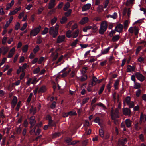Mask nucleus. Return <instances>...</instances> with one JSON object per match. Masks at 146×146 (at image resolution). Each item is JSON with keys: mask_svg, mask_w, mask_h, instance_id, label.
<instances>
[{"mask_svg": "<svg viewBox=\"0 0 146 146\" xmlns=\"http://www.w3.org/2000/svg\"><path fill=\"white\" fill-rule=\"evenodd\" d=\"M41 29V26L39 25L38 26L34 28L30 32V35L31 36H35L37 35L40 32Z\"/></svg>", "mask_w": 146, "mask_h": 146, "instance_id": "obj_1", "label": "nucleus"}, {"mask_svg": "<svg viewBox=\"0 0 146 146\" xmlns=\"http://www.w3.org/2000/svg\"><path fill=\"white\" fill-rule=\"evenodd\" d=\"M107 26V24L106 21L102 22L100 25V28L99 29V34L101 35L103 34L106 31Z\"/></svg>", "mask_w": 146, "mask_h": 146, "instance_id": "obj_2", "label": "nucleus"}, {"mask_svg": "<svg viewBox=\"0 0 146 146\" xmlns=\"http://www.w3.org/2000/svg\"><path fill=\"white\" fill-rule=\"evenodd\" d=\"M128 32L131 34H133L134 33L135 36L137 35L139 33L138 27L136 26L130 27L128 29Z\"/></svg>", "mask_w": 146, "mask_h": 146, "instance_id": "obj_3", "label": "nucleus"}, {"mask_svg": "<svg viewBox=\"0 0 146 146\" xmlns=\"http://www.w3.org/2000/svg\"><path fill=\"white\" fill-rule=\"evenodd\" d=\"M27 66V64L26 63H25L22 66H20L18 69L17 70L16 73H20L21 72H22V73H25L24 72V70L26 68Z\"/></svg>", "mask_w": 146, "mask_h": 146, "instance_id": "obj_4", "label": "nucleus"}, {"mask_svg": "<svg viewBox=\"0 0 146 146\" xmlns=\"http://www.w3.org/2000/svg\"><path fill=\"white\" fill-rule=\"evenodd\" d=\"M59 28V25L56 24L55 25V27L54 28V31L53 35V37L55 38L58 34V30Z\"/></svg>", "mask_w": 146, "mask_h": 146, "instance_id": "obj_5", "label": "nucleus"}, {"mask_svg": "<svg viewBox=\"0 0 146 146\" xmlns=\"http://www.w3.org/2000/svg\"><path fill=\"white\" fill-rule=\"evenodd\" d=\"M65 38V36L64 35H62L61 36H59L57 40V43H60L64 42Z\"/></svg>", "mask_w": 146, "mask_h": 146, "instance_id": "obj_6", "label": "nucleus"}, {"mask_svg": "<svg viewBox=\"0 0 146 146\" xmlns=\"http://www.w3.org/2000/svg\"><path fill=\"white\" fill-rule=\"evenodd\" d=\"M56 4V0H50L48 4V9H52L54 8Z\"/></svg>", "mask_w": 146, "mask_h": 146, "instance_id": "obj_7", "label": "nucleus"}, {"mask_svg": "<svg viewBox=\"0 0 146 146\" xmlns=\"http://www.w3.org/2000/svg\"><path fill=\"white\" fill-rule=\"evenodd\" d=\"M123 29V25L121 24H119L115 27V30L117 32H120L122 31Z\"/></svg>", "mask_w": 146, "mask_h": 146, "instance_id": "obj_8", "label": "nucleus"}, {"mask_svg": "<svg viewBox=\"0 0 146 146\" xmlns=\"http://www.w3.org/2000/svg\"><path fill=\"white\" fill-rule=\"evenodd\" d=\"M123 113L125 115H130L131 113V111L129 108H125L123 109Z\"/></svg>", "mask_w": 146, "mask_h": 146, "instance_id": "obj_9", "label": "nucleus"}, {"mask_svg": "<svg viewBox=\"0 0 146 146\" xmlns=\"http://www.w3.org/2000/svg\"><path fill=\"white\" fill-rule=\"evenodd\" d=\"M136 77L141 81H143L145 79V77L141 74H135Z\"/></svg>", "mask_w": 146, "mask_h": 146, "instance_id": "obj_10", "label": "nucleus"}, {"mask_svg": "<svg viewBox=\"0 0 146 146\" xmlns=\"http://www.w3.org/2000/svg\"><path fill=\"white\" fill-rule=\"evenodd\" d=\"M91 6L90 4L88 3L84 5L82 7V11H85L89 10Z\"/></svg>", "mask_w": 146, "mask_h": 146, "instance_id": "obj_11", "label": "nucleus"}, {"mask_svg": "<svg viewBox=\"0 0 146 146\" xmlns=\"http://www.w3.org/2000/svg\"><path fill=\"white\" fill-rule=\"evenodd\" d=\"M135 68V66L133 65L131 66L129 65L127 66V72H130L132 71H134Z\"/></svg>", "mask_w": 146, "mask_h": 146, "instance_id": "obj_12", "label": "nucleus"}, {"mask_svg": "<svg viewBox=\"0 0 146 146\" xmlns=\"http://www.w3.org/2000/svg\"><path fill=\"white\" fill-rule=\"evenodd\" d=\"M29 120L30 124H36V121L35 119V117L33 115L30 117Z\"/></svg>", "mask_w": 146, "mask_h": 146, "instance_id": "obj_13", "label": "nucleus"}, {"mask_svg": "<svg viewBox=\"0 0 146 146\" xmlns=\"http://www.w3.org/2000/svg\"><path fill=\"white\" fill-rule=\"evenodd\" d=\"M127 140L126 138H125L123 139H121L119 141V144L122 146H126L125 144L127 142Z\"/></svg>", "mask_w": 146, "mask_h": 146, "instance_id": "obj_14", "label": "nucleus"}, {"mask_svg": "<svg viewBox=\"0 0 146 146\" xmlns=\"http://www.w3.org/2000/svg\"><path fill=\"white\" fill-rule=\"evenodd\" d=\"M131 121L129 119H127L125 121L126 125L128 128H130L131 126Z\"/></svg>", "mask_w": 146, "mask_h": 146, "instance_id": "obj_15", "label": "nucleus"}, {"mask_svg": "<svg viewBox=\"0 0 146 146\" xmlns=\"http://www.w3.org/2000/svg\"><path fill=\"white\" fill-rule=\"evenodd\" d=\"M82 75L81 77L78 78V79L82 82L85 81L87 78L88 76L85 74H82Z\"/></svg>", "mask_w": 146, "mask_h": 146, "instance_id": "obj_16", "label": "nucleus"}, {"mask_svg": "<svg viewBox=\"0 0 146 146\" xmlns=\"http://www.w3.org/2000/svg\"><path fill=\"white\" fill-rule=\"evenodd\" d=\"M68 21V18L66 16H63L61 19L60 22L62 24L66 23Z\"/></svg>", "mask_w": 146, "mask_h": 146, "instance_id": "obj_17", "label": "nucleus"}, {"mask_svg": "<svg viewBox=\"0 0 146 146\" xmlns=\"http://www.w3.org/2000/svg\"><path fill=\"white\" fill-rule=\"evenodd\" d=\"M20 7H19L16 8L13 11H11L9 14V15H11L15 14L16 13H17V12L20 10Z\"/></svg>", "mask_w": 146, "mask_h": 146, "instance_id": "obj_18", "label": "nucleus"}, {"mask_svg": "<svg viewBox=\"0 0 146 146\" xmlns=\"http://www.w3.org/2000/svg\"><path fill=\"white\" fill-rule=\"evenodd\" d=\"M79 29L76 30L72 33V37L73 38H75L78 36L79 35Z\"/></svg>", "mask_w": 146, "mask_h": 146, "instance_id": "obj_19", "label": "nucleus"}, {"mask_svg": "<svg viewBox=\"0 0 146 146\" xmlns=\"http://www.w3.org/2000/svg\"><path fill=\"white\" fill-rule=\"evenodd\" d=\"M88 18L87 17L83 18L80 21V22L82 24H84L88 21Z\"/></svg>", "mask_w": 146, "mask_h": 146, "instance_id": "obj_20", "label": "nucleus"}, {"mask_svg": "<svg viewBox=\"0 0 146 146\" xmlns=\"http://www.w3.org/2000/svg\"><path fill=\"white\" fill-rule=\"evenodd\" d=\"M131 98L129 96H127L125 99L123 100V104H125V103H126L127 104H129L131 102Z\"/></svg>", "mask_w": 146, "mask_h": 146, "instance_id": "obj_21", "label": "nucleus"}, {"mask_svg": "<svg viewBox=\"0 0 146 146\" xmlns=\"http://www.w3.org/2000/svg\"><path fill=\"white\" fill-rule=\"evenodd\" d=\"M46 90V87L45 86H43L39 89L38 91V93H44Z\"/></svg>", "mask_w": 146, "mask_h": 146, "instance_id": "obj_22", "label": "nucleus"}, {"mask_svg": "<svg viewBox=\"0 0 146 146\" xmlns=\"http://www.w3.org/2000/svg\"><path fill=\"white\" fill-rule=\"evenodd\" d=\"M111 48L110 47H108L107 48L101 50V54H107Z\"/></svg>", "mask_w": 146, "mask_h": 146, "instance_id": "obj_23", "label": "nucleus"}, {"mask_svg": "<svg viewBox=\"0 0 146 146\" xmlns=\"http://www.w3.org/2000/svg\"><path fill=\"white\" fill-rule=\"evenodd\" d=\"M15 51V48H13L10 51V52L9 53L8 56V58H11L14 54V52Z\"/></svg>", "mask_w": 146, "mask_h": 146, "instance_id": "obj_24", "label": "nucleus"}, {"mask_svg": "<svg viewBox=\"0 0 146 146\" xmlns=\"http://www.w3.org/2000/svg\"><path fill=\"white\" fill-rule=\"evenodd\" d=\"M117 17V14L116 12H114L113 15L109 14L107 16V17L108 18L110 17L113 18V19H116Z\"/></svg>", "mask_w": 146, "mask_h": 146, "instance_id": "obj_25", "label": "nucleus"}, {"mask_svg": "<svg viewBox=\"0 0 146 146\" xmlns=\"http://www.w3.org/2000/svg\"><path fill=\"white\" fill-rule=\"evenodd\" d=\"M72 140V139L71 138L67 137L65 140V142L67 143L68 145H70V143Z\"/></svg>", "mask_w": 146, "mask_h": 146, "instance_id": "obj_26", "label": "nucleus"}, {"mask_svg": "<svg viewBox=\"0 0 146 146\" xmlns=\"http://www.w3.org/2000/svg\"><path fill=\"white\" fill-rule=\"evenodd\" d=\"M28 45L27 44L25 45L23 47L22 51L24 53H26L28 50Z\"/></svg>", "mask_w": 146, "mask_h": 146, "instance_id": "obj_27", "label": "nucleus"}, {"mask_svg": "<svg viewBox=\"0 0 146 146\" xmlns=\"http://www.w3.org/2000/svg\"><path fill=\"white\" fill-rule=\"evenodd\" d=\"M100 119L99 117H97L95 119L94 122L95 123H98L100 127H102L101 123L100 122Z\"/></svg>", "mask_w": 146, "mask_h": 146, "instance_id": "obj_28", "label": "nucleus"}, {"mask_svg": "<svg viewBox=\"0 0 146 146\" xmlns=\"http://www.w3.org/2000/svg\"><path fill=\"white\" fill-rule=\"evenodd\" d=\"M40 48L39 46L37 45L35 48L33 49V52L34 54H36L40 50Z\"/></svg>", "mask_w": 146, "mask_h": 146, "instance_id": "obj_29", "label": "nucleus"}, {"mask_svg": "<svg viewBox=\"0 0 146 146\" xmlns=\"http://www.w3.org/2000/svg\"><path fill=\"white\" fill-rule=\"evenodd\" d=\"M120 37L119 35H116L112 38V40L113 42H116L119 39Z\"/></svg>", "mask_w": 146, "mask_h": 146, "instance_id": "obj_30", "label": "nucleus"}, {"mask_svg": "<svg viewBox=\"0 0 146 146\" xmlns=\"http://www.w3.org/2000/svg\"><path fill=\"white\" fill-rule=\"evenodd\" d=\"M97 105H98V106H99L100 107H102L103 108V109L104 110H106L107 109V108L106 106L103 104L101 102H99L97 104H96Z\"/></svg>", "mask_w": 146, "mask_h": 146, "instance_id": "obj_31", "label": "nucleus"}, {"mask_svg": "<svg viewBox=\"0 0 146 146\" xmlns=\"http://www.w3.org/2000/svg\"><path fill=\"white\" fill-rule=\"evenodd\" d=\"M66 36L68 38H70L72 37L71 31L70 30H69L66 31Z\"/></svg>", "mask_w": 146, "mask_h": 146, "instance_id": "obj_32", "label": "nucleus"}, {"mask_svg": "<svg viewBox=\"0 0 146 146\" xmlns=\"http://www.w3.org/2000/svg\"><path fill=\"white\" fill-rule=\"evenodd\" d=\"M30 113H31L33 112V115H34L35 114L36 112V109H34V108L33 107V106H32L30 109Z\"/></svg>", "mask_w": 146, "mask_h": 146, "instance_id": "obj_33", "label": "nucleus"}, {"mask_svg": "<svg viewBox=\"0 0 146 146\" xmlns=\"http://www.w3.org/2000/svg\"><path fill=\"white\" fill-rule=\"evenodd\" d=\"M56 106V102L55 101L52 102V104L50 106V107L51 109H54L55 108Z\"/></svg>", "mask_w": 146, "mask_h": 146, "instance_id": "obj_34", "label": "nucleus"}, {"mask_svg": "<svg viewBox=\"0 0 146 146\" xmlns=\"http://www.w3.org/2000/svg\"><path fill=\"white\" fill-rule=\"evenodd\" d=\"M49 29L47 27H45L44 30L42 31L41 34L42 35H45L48 32Z\"/></svg>", "mask_w": 146, "mask_h": 146, "instance_id": "obj_35", "label": "nucleus"}, {"mask_svg": "<svg viewBox=\"0 0 146 146\" xmlns=\"http://www.w3.org/2000/svg\"><path fill=\"white\" fill-rule=\"evenodd\" d=\"M105 86V85L104 84L102 85V86L101 87L98 92V94L99 95H100L102 93L104 90Z\"/></svg>", "mask_w": 146, "mask_h": 146, "instance_id": "obj_36", "label": "nucleus"}, {"mask_svg": "<svg viewBox=\"0 0 146 146\" xmlns=\"http://www.w3.org/2000/svg\"><path fill=\"white\" fill-rule=\"evenodd\" d=\"M70 4L68 2L66 3L64 6V10L65 11H67L68 10V9L70 7Z\"/></svg>", "mask_w": 146, "mask_h": 146, "instance_id": "obj_37", "label": "nucleus"}, {"mask_svg": "<svg viewBox=\"0 0 146 146\" xmlns=\"http://www.w3.org/2000/svg\"><path fill=\"white\" fill-rule=\"evenodd\" d=\"M72 10L71 9H69L68 11L65 13L64 15L68 17L70 16Z\"/></svg>", "mask_w": 146, "mask_h": 146, "instance_id": "obj_38", "label": "nucleus"}, {"mask_svg": "<svg viewBox=\"0 0 146 146\" xmlns=\"http://www.w3.org/2000/svg\"><path fill=\"white\" fill-rule=\"evenodd\" d=\"M57 18L56 17H54L52 19L51 21V23L52 25L54 24L57 21Z\"/></svg>", "mask_w": 146, "mask_h": 146, "instance_id": "obj_39", "label": "nucleus"}, {"mask_svg": "<svg viewBox=\"0 0 146 146\" xmlns=\"http://www.w3.org/2000/svg\"><path fill=\"white\" fill-rule=\"evenodd\" d=\"M55 124L54 123L52 120L48 121V125L51 127H53L55 125Z\"/></svg>", "mask_w": 146, "mask_h": 146, "instance_id": "obj_40", "label": "nucleus"}, {"mask_svg": "<svg viewBox=\"0 0 146 146\" xmlns=\"http://www.w3.org/2000/svg\"><path fill=\"white\" fill-rule=\"evenodd\" d=\"M98 81L97 78L95 76H94L93 77L92 82V85H94Z\"/></svg>", "mask_w": 146, "mask_h": 146, "instance_id": "obj_41", "label": "nucleus"}, {"mask_svg": "<svg viewBox=\"0 0 146 146\" xmlns=\"http://www.w3.org/2000/svg\"><path fill=\"white\" fill-rule=\"evenodd\" d=\"M89 97H87L86 98H84L83 100V101L81 103V105H83L86 103L88 102V101L89 100Z\"/></svg>", "mask_w": 146, "mask_h": 146, "instance_id": "obj_42", "label": "nucleus"}, {"mask_svg": "<svg viewBox=\"0 0 146 146\" xmlns=\"http://www.w3.org/2000/svg\"><path fill=\"white\" fill-rule=\"evenodd\" d=\"M17 97L16 96H14L13 99L11 103L17 104Z\"/></svg>", "mask_w": 146, "mask_h": 146, "instance_id": "obj_43", "label": "nucleus"}, {"mask_svg": "<svg viewBox=\"0 0 146 146\" xmlns=\"http://www.w3.org/2000/svg\"><path fill=\"white\" fill-rule=\"evenodd\" d=\"M69 115H77V113L74 111H72L68 112Z\"/></svg>", "mask_w": 146, "mask_h": 146, "instance_id": "obj_44", "label": "nucleus"}, {"mask_svg": "<svg viewBox=\"0 0 146 146\" xmlns=\"http://www.w3.org/2000/svg\"><path fill=\"white\" fill-rule=\"evenodd\" d=\"M36 126H35L32 129H31V130L30 131V133L31 135L34 134L35 133V129L36 128Z\"/></svg>", "mask_w": 146, "mask_h": 146, "instance_id": "obj_45", "label": "nucleus"}, {"mask_svg": "<svg viewBox=\"0 0 146 146\" xmlns=\"http://www.w3.org/2000/svg\"><path fill=\"white\" fill-rule=\"evenodd\" d=\"M99 135L102 138L104 137V132L102 129H100L99 130Z\"/></svg>", "mask_w": 146, "mask_h": 146, "instance_id": "obj_46", "label": "nucleus"}, {"mask_svg": "<svg viewBox=\"0 0 146 146\" xmlns=\"http://www.w3.org/2000/svg\"><path fill=\"white\" fill-rule=\"evenodd\" d=\"M44 59V58L43 56L41 57L38 60V63L39 64H40L42 63Z\"/></svg>", "mask_w": 146, "mask_h": 146, "instance_id": "obj_47", "label": "nucleus"}, {"mask_svg": "<svg viewBox=\"0 0 146 146\" xmlns=\"http://www.w3.org/2000/svg\"><path fill=\"white\" fill-rule=\"evenodd\" d=\"M129 23L127 20H126L124 22V28L125 29H127V27L128 26Z\"/></svg>", "mask_w": 146, "mask_h": 146, "instance_id": "obj_48", "label": "nucleus"}, {"mask_svg": "<svg viewBox=\"0 0 146 146\" xmlns=\"http://www.w3.org/2000/svg\"><path fill=\"white\" fill-rule=\"evenodd\" d=\"M54 31V28L53 27H50L49 30V33L50 35H53Z\"/></svg>", "mask_w": 146, "mask_h": 146, "instance_id": "obj_49", "label": "nucleus"}, {"mask_svg": "<svg viewBox=\"0 0 146 146\" xmlns=\"http://www.w3.org/2000/svg\"><path fill=\"white\" fill-rule=\"evenodd\" d=\"M141 49V47L140 46H138L136 50V54H137L140 51Z\"/></svg>", "mask_w": 146, "mask_h": 146, "instance_id": "obj_50", "label": "nucleus"}, {"mask_svg": "<svg viewBox=\"0 0 146 146\" xmlns=\"http://www.w3.org/2000/svg\"><path fill=\"white\" fill-rule=\"evenodd\" d=\"M119 84V82L118 80H116L114 84V87L115 89H118V85Z\"/></svg>", "mask_w": 146, "mask_h": 146, "instance_id": "obj_51", "label": "nucleus"}, {"mask_svg": "<svg viewBox=\"0 0 146 146\" xmlns=\"http://www.w3.org/2000/svg\"><path fill=\"white\" fill-rule=\"evenodd\" d=\"M32 80V79L31 78H30L26 82V84L27 86H29L30 85L31 83Z\"/></svg>", "mask_w": 146, "mask_h": 146, "instance_id": "obj_52", "label": "nucleus"}, {"mask_svg": "<svg viewBox=\"0 0 146 146\" xmlns=\"http://www.w3.org/2000/svg\"><path fill=\"white\" fill-rule=\"evenodd\" d=\"M139 138L143 142L144 141V136L143 134H140L139 136Z\"/></svg>", "mask_w": 146, "mask_h": 146, "instance_id": "obj_53", "label": "nucleus"}, {"mask_svg": "<svg viewBox=\"0 0 146 146\" xmlns=\"http://www.w3.org/2000/svg\"><path fill=\"white\" fill-rule=\"evenodd\" d=\"M20 27V24L19 22H17L16 24L15 25V29L16 30H17L19 29Z\"/></svg>", "mask_w": 146, "mask_h": 146, "instance_id": "obj_54", "label": "nucleus"}, {"mask_svg": "<svg viewBox=\"0 0 146 146\" xmlns=\"http://www.w3.org/2000/svg\"><path fill=\"white\" fill-rule=\"evenodd\" d=\"M115 33V32L113 30H112L110 32L109 34V36L110 37H112L114 34Z\"/></svg>", "mask_w": 146, "mask_h": 146, "instance_id": "obj_55", "label": "nucleus"}, {"mask_svg": "<svg viewBox=\"0 0 146 146\" xmlns=\"http://www.w3.org/2000/svg\"><path fill=\"white\" fill-rule=\"evenodd\" d=\"M38 58H35L34 59H33L32 61V64H34L36 63L37 62H38Z\"/></svg>", "mask_w": 146, "mask_h": 146, "instance_id": "obj_56", "label": "nucleus"}, {"mask_svg": "<svg viewBox=\"0 0 146 146\" xmlns=\"http://www.w3.org/2000/svg\"><path fill=\"white\" fill-rule=\"evenodd\" d=\"M127 105H129V108H132L134 107V104L133 101H131L130 102L129 104Z\"/></svg>", "mask_w": 146, "mask_h": 146, "instance_id": "obj_57", "label": "nucleus"}, {"mask_svg": "<svg viewBox=\"0 0 146 146\" xmlns=\"http://www.w3.org/2000/svg\"><path fill=\"white\" fill-rule=\"evenodd\" d=\"M103 7L102 5H100L98 7L97 9L99 12H101L103 10Z\"/></svg>", "mask_w": 146, "mask_h": 146, "instance_id": "obj_58", "label": "nucleus"}, {"mask_svg": "<svg viewBox=\"0 0 146 146\" xmlns=\"http://www.w3.org/2000/svg\"><path fill=\"white\" fill-rule=\"evenodd\" d=\"M7 38L6 37H4L2 40V44H5L6 42Z\"/></svg>", "mask_w": 146, "mask_h": 146, "instance_id": "obj_59", "label": "nucleus"}, {"mask_svg": "<svg viewBox=\"0 0 146 146\" xmlns=\"http://www.w3.org/2000/svg\"><path fill=\"white\" fill-rule=\"evenodd\" d=\"M73 22V21H70L66 25V27L68 28L69 27H70Z\"/></svg>", "mask_w": 146, "mask_h": 146, "instance_id": "obj_60", "label": "nucleus"}, {"mask_svg": "<svg viewBox=\"0 0 146 146\" xmlns=\"http://www.w3.org/2000/svg\"><path fill=\"white\" fill-rule=\"evenodd\" d=\"M41 132V129L39 128H38L37 130L35 132V135L36 136H37L39 135V134Z\"/></svg>", "mask_w": 146, "mask_h": 146, "instance_id": "obj_61", "label": "nucleus"}, {"mask_svg": "<svg viewBox=\"0 0 146 146\" xmlns=\"http://www.w3.org/2000/svg\"><path fill=\"white\" fill-rule=\"evenodd\" d=\"M28 124V123L27 121V120L26 119H25L23 122V125L25 127H26Z\"/></svg>", "mask_w": 146, "mask_h": 146, "instance_id": "obj_62", "label": "nucleus"}, {"mask_svg": "<svg viewBox=\"0 0 146 146\" xmlns=\"http://www.w3.org/2000/svg\"><path fill=\"white\" fill-rule=\"evenodd\" d=\"M87 67H83L81 70V73H86V70L87 69Z\"/></svg>", "mask_w": 146, "mask_h": 146, "instance_id": "obj_63", "label": "nucleus"}, {"mask_svg": "<svg viewBox=\"0 0 146 146\" xmlns=\"http://www.w3.org/2000/svg\"><path fill=\"white\" fill-rule=\"evenodd\" d=\"M141 93V90L138 89L136 92V96L137 97H139Z\"/></svg>", "mask_w": 146, "mask_h": 146, "instance_id": "obj_64", "label": "nucleus"}]
</instances>
